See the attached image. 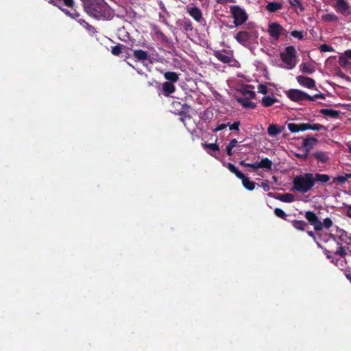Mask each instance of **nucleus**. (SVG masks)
<instances>
[{"label":"nucleus","mask_w":351,"mask_h":351,"mask_svg":"<svg viewBox=\"0 0 351 351\" xmlns=\"http://www.w3.org/2000/svg\"><path fill=\"white\" fill-rule=\"evenodd\" d=\"M84 11L97 19L108 20L114 12L104 0H82Z\"/></svg>","instance_id":"1"},{"label":"nucleus","mask_w":351,"mask_h":351,"mask_svg":"<svg viewBox=\"0 0 351 351\" xmlns=\"http://www.w3.org/2000/svg\"><path fill=\"white\" fill-rule=\"evenodd\" d=\"M293 190L305 193L314 186L313 173H306L304 175L295 176L293 180Z\"/></svg>","instance_id":"2"},{"label":"nucleus","mask_w":351,"mask_h":351,"mask_svg":"<svg viewBox=\"0 0 351 351\" xmlns=\"http://www.w3.org/2000/svg\"><path fill=\"white\" fill-rule=\"evenodd\" d=\"M296 50L293 46H288L283 52L280 53L282 61L288 66V69H293L296 65Z\"/></svg>","instance_id":"3"},{"label":"nucleus","mask_w":351,"mask_h":351,"mask_svg":"<svg viewBox=\"0 0 351 351\" xmlns=\"http://www.w3.org/2000/svg\"><path fill=\"white\" fill-rule=\"evenodd\" d=\"M230 8L235 27L241 25L247 20V14L243 8L239 5H232Z\"/></svg>","instance_id":"4"},{"label":"nucleus","mask_w":351,"mask_h":351,"mask_svg":"<svg viewBox=\"0 0 351 351\" xmlns=\"http://www.w3.org/2000/svg\"><path fill=\"white\" fill-rule=\"evenodd\" d=\"M286 95L290 100L295 102H301L309 97L308 93L298 89H290L287 91Z\"/></svg>","instance_id":"5"},{"label":"nucleus","mask_w":351,"mask_h":351,"mask_svg":"<svg viewBox=\"0 0 351 351\" xmlns=\"http://www.w3.org/2000/svg\"><path fill=\"white\" fill-rule=\"evenodd\" d=\"M308 223L313 226L315 231H320L322 230V221L319 220L318 216L313 211H306L304 214Z\"/></svg>","instance_id":"6"},{"label":"nucleus","mask_w":351,"mask_h":351,"mask_svg":"<svg viewBox=\"0 0 351 351\" xmlns=\"http://www.w3.org/2000/svg\"><path fill=\"white\" fill-rule=\"evenodd\" d=\"M282 26L277 23H271L269 24L268 33L269 36L274 38L276 40L279 39L280 36L282 34Z\"/></svg>","instance_id":"7"},{"label":"nucleus","mask_w":351,"mask_h":351,"mask_svg":"<svg viewBox=\"0 0 351 351\" xmlns=\"http://www.w3.org/2000/svg\"><path fill=\"white\" fill-rule=\"evenodd\" d=\"M214 56L220 62L229 64L232 62V54L228 53L226 50L215 51H214Z\"/></svg>","instance_id":"8"},{"label":"nucleus","mask_w":351,"mask_h":351,"mask_svg":"<svg viewBox=\"0 0 351 351\" xmlns=\"http://www.w3.org/2000/svg\"><path fill=\"white\" fill-rule=\"evenodd\" d=\"M297 82L302 86L307 88H316L315 81L311 77L299 75L297 77Z\"/></svg>","instance_id":"9"},{"label":"nucleus","mask_w":351,"mask_h":351,"mask_svg":"<svg viewBox=\"0 0 351 351\" xmlns=\"http://www.w3.org/2000/svg\"><path fill=\"white\" fill-rule=\"evenodd\" d=\"M250 37V33L247 31H240L234 36L235 40L244 47L248 45Z\"/></svg>","instance_id":"10"},{"label":"nucleus","mask_w":351,"mask_h":351,"mask_svg":"<svg viewBox=\"0 0 351 351\" xmlns=\"http://www.w3.org/2000/svg\"><path fill=\"white\" fill-rule=\"evenodd\" d=\"M254 170L258 169H265L267 170H271L272 168V162L267 158L262 159L260 162L253 163Z\"/></svg>","instance_id":"11"},{"label":"nucleus","mask_w":351,"mask_h":351,"mask_svg":"<svg viewBox=\"0 0 351 351\" xmlns=\"http://www.w3.org/2000/svg\"><path fill=\"white\" fill-rule=\"evenodd\" d=\"M175 85L169 82H165L162 85V93L165 97H169L171 94L176 92Z\"/></svg>","instance_id":"12"},{"label":"nucleus","mask_w":351,"mask_h":351,"mask_svg":"<svg viewBox=\"0 0 351 351\" xmlns=\"http://www.w3.org/2000/svg\"><path fill=\"white\" fill-rule=\"evenodd\" d=\"M250 99L247 97H238L237 101L244 108L254 109L256 107L255 103L250 101Z\"/></svg>","instance_id":"13"},{"label":"nucleus","mask_w":351,"mask_h":351,"mask_svg":"<svg viewBox=\"0 0 351 351\" xmlns=\"http://www.w3.org/2000/svg\"><path fill=\"white\" fill-rule=\"evenodd\" d=\"M318 140L316 138L308 136L306 138H304L302 148L304 149H308V152L310 150L313 148V147L317 143Z\"/></svg>","instance_id":"14"},{"label":"nucleus","mask_w":351,"mask_h":351,"mask_svg":"<svg viewBox=\"0 0 351 351\" xmlns=\"http://www.w3.org/2000/svg\"><path fill=\"white\" fill-rule=\"evenodd\" d=\"M187 12L197 22H200L202 19V13L197 7L187 8Z\"/></svg>","instance_id":"15"},{"label":"nucleus","mask_w":351,"mask_h":351,"mask_svg":"<svg viewBox=\"0 0 351 351\" xmlns=\"http://www.w3.org/2000/svg\"><path fill=\"white\" fill-rule=\"evenodd\" d=\"M285 130L284 126H278L276 124H271L267 128V133L271 136H276Z\"/></svg>","instance_id":"16"},{"label":"nucleus","mask_w":351,"mask_h":351,"mask_svg":"<svg viewBox=\"0 0 351 351\" xmlns=\"http://www.w3.org/2000/svg\"><path fill=\"white\" fill-rule=\"evenodd\" d=\"M302 131H305L307 130L320 131L323 129H325V127L323 125L319 123L311 124L308 123H302Z\"/></svg>","instance_id":"17"},{"label":"nucleus","mask_w":351,"mask_h":351,"mask_svg":"<svg viewBox=\"0 0 351 351\" xmlns=\"http://www.w3.org/2000/svg\"><path fill=\"white\" fill-rule=\"evenodd\" d=\"M293 227L300 231H304L306 230V227H308V223L304 220H292L290 221Z\"/></svg>","instance_id":"18"},{"label":"nucleus","mask_w":351,"mask_h":351,"mask_svg":"<svg viewBox=\"0 0 351 351\" xmlns=\"http://www.w3.org/2000/svg\"><path fill=\"white\" fill-rule=\"evenodd\" d=\"M242 180L243 186L248 191H253L255 188L256 183L250 180L249 178L243 174V177L239 178Z\"/></svg>","instance_id":"19"},{"label":"nucleus","mask_w":351,"mask_h":351,"mask_svg":"<svg viewBox=\"0 0 351 351\" xmlns=\"http://www.w3.org/2000/svg\"><path fill=\"white\" fill-rule=\"evenodd\" d=\"M330 179V177L327 174H320L316 173L315 175L313 174V180H314V184L315 182H318L322 184L328 182Z\"/></svg>","instance_id":"20"},{"label":"nucleus","mask_w":351,"mask_h":351,"mask_svg":"<svg viewBox=\"0 0 351 351\" xmlns=\"http://www.w3.org/2000/svg\"><path fill=\"white\" fill-rule=\"evenodd\" d=\"M278 101V99L276 97L270 96H265L261 100L262 105L264 107H270Z\"/></svg>","instance_id":"21"},{"label":"nucleus","mask_w":351,"mask_h":351,"mask_svg":"<svg viewBox=\"0 0 351 351\" xmlns=\"http://www.w3.org/2000/svg\"><path fill=\"white\" fill-rule=\"evenodd\" d=\"M335 8L341 13H346L349 9V5L344 0H337Z\"/></svg>","instance_id":"22"},{"label":"nucleus","mask_w":351,"mask_h":351,"mask_svg":"<svg viewBox=\"0 0 351 351\" xmlns=\"http://www.w3.org/2000/svg\"><path fill=\"white\" fill-rule=\"evenodd\" d=\"M276 199L283 202H287L290 203L294 201L295 197L291 193H284V194H280L275 197Z\"/></svg>","instance_id":"23"},{"label":"nucleus","mask_w":351,"mask_h":351,"mask_svg":"<svg viewBox=\"0 0 351 351\" xmlns=\"http://www.w3.org/2000/svg\"><path fill=\"white\" fill-rule=\"evenodd\" d=\"M165 78L168 80L167 82L175 83L179 80V75L177 73L173 71H167L164 73Z\"/></svg>","instance_id":"24"},{"label":"nucleus","mask_w":351,"mask_h":351,"mask_svg":"<svg viewBox=\"0 0 351 351\" xmlns=\"http://www.w3.org/2000/svg\"><path fill=\"white\" fill-rule=\"evenodd\" d=\"M133 55L134 57L138 61H144L148 58L147 53L142 49L134 50Z\"/></svg>","instance_id":"25"},{"label":"nucleus","mask_w":351,"mask_h":351,"mask_svg":"<svg viewBox=\"0 0 351 351\" xmlns=\"http://www.w3.org/2000/svg\"><path fill=\"white\" fill-rule=\"evenodd\" d=\"M60 1L61 0H49V3L60 8ZM64 4L69 8H73L74 5L73 0H62Z\"/></svg>","instance_id":"26"},{"label":"nucleus","mask_w":351,"mask_h":351,"mask_svg":"<svg viewBox=\"0 0 351 351\" xmlns=\"http://www.w3.org/2000/svg\"><path fill=\"white\" fill-rule=\"evenodd\" d=\"M282 8V4L278 2H269L266 5V10L270 12H274Z\"/></svg>","instance_id":"27"},{"label":"nucleus","mask_w":351,"mask_h":351,"mask_svg":"<svg viewBox=\"0 0 351 351\" xmlns=\"http://www.w3.org/2000/svg\"><path fill=\"white\" fill-rule=\"evenodd\" d=\"M202 147L206 150L208 154H209L210 156H214V154H213L208 149H210L213 152H219V147L217 143H202Z\"/></svg>","instance_id":"28"},{"label":"nucleus","mask_w":351,"mask_h":351,"mask_svg":"<svg viewBox=\"0 0 351 351\" xmlns=\"http://www.w3.org/2000/svg\"><path fill=\"white\" fill-rule=\"evenodd\" d=\"M320 113L325 116L336 118L339 115L340 112L335 110L323 108L320 110Z\"/></svg>","instance_id":"29"},{"label":"nucleus","mask_w":351,"mask_h":351,"mask_svg":"<svg viewBox=\"0 0 351 351\" xmlns=\"http://www.w3.org/2000/svg\"><path fill=\"white\" fill-rule=\"evenodd\" d=\"M300 68L301 72L304 73L312 74L313 73L315 72V69L313 66H312L309 63H302L300 64Z\"/></svg>","instance_id":"30"},{"label":"nucleus","mask_w":351,"mask_h":351,"mask_svg":"<svg viewBox=\"0 0 351 351\" xmlns=\"http://www.w3.org/2000/svg\"><path fill=\"white\" fill-rule=\"evenodd\" d=\"M77 22L84 27L89 34H94L96 32L95 27L87 23L85 20L80 19Z\"/></svg>","instance_id":"31"},{"label":"nucleus","mask_w":351,"mask_h":351,"mask_svg":"<svg viewBox=\"0 0 351 351\" xmlns=\"http://www.w3.org/2000/svg\"><path fill=\"white\" fill-rule=\"evenodd\" d=\"M315 158L319 162L322 163H326L328 162L329 158L325 152H316L313 154Z\"/></svg>","instance_id":"32"},{"label":"nucleus","mask_w":351,"mask_h":351,"mask_svg":"<svg viewBox=\"0 0 351 351\" xmlns=\"http://www.w3.org/2000/svg\"><path fill=\"white\" fill-rule=\"evenodd\" d=\"M237 141L236 138H233L230 141V143L226 146V151L228 156H231L233 154L232 149L237 146Z\"/></svg>","instance_id":"33"},{"label":"nucleus","mask_w":351,"mask_h":351,"mask_svg":"<svg viewBox=\"0 0 351 351\" xmlns=\"http://www.w3.org/2000/svg\"><path fill=\"white\" fill-rule=\"evenodd\" d=\"M228 169L238 178L243 177V173L241 172L233 164L230 162L228 163Z\"/></svg>","instance_id":"34"},{"label":"nucleus","mask_w":351,"mask_h":351,"mask_svg":"<svg viewBox=\"0 0 351 351\" xmlns=\"http://www.w3.org/2000/svg\"><path fill=\"white\" fill-rule=\"evenodd\" d=\"M287 127L289 131L293 133L302 131V123L298 124L295 123H289L287 124Z\"/></svg>","instance_id":"35"},{"label":"nucleus","mask_w":351,"mask_h":351,"mask_svg":"<svg viewBox=\"0 0 351 351\" xmlns=\"http://www.w3.org/2000/svg\"><path fill=\"white\" fill-rule=\"evenodd\" d=\"M124 47H125L124 45L119 43L117 45L112 46L111 47V53L114 56H118L121 54V53L122 52Z\"/></svg>","instance_id":"36"},{"label":"nucleus","mask_w":351,"mask_h":351,"mask_svg":"<svg viewBox=\"0 0 351 351\" xmlns=\"http://www.w3.org/2000/svg\"><path fill=\"white\" fill-rule=\"evenodd\" d=\"M322 19L326 22H333L338 20V17L334 13H328L322 16Z\"/></svg>","instance_id":"37"},{"label":"nucleus","mask_w":351,"mask_h":351,"mask_svg":"<svg viewBox=\"0 0 351 351\" xmlns=\"http://www.w3.org/2000/svg\"><path fill=\"white\" fill-rule=\"evenodd\" d=\"M324 253L326 255V258L328 259H330L331 261V262L335 263L337 266H338L339 261H341V262L343 261L341 259H337L336 261H335V258L332 257V256L331 254V252L328 250L326 248L324 249Z\"/></svg>","instance_id":"38"},{"label":"nucleus","mask_w":351,"mask_h":351,"mask_svg":"<svg viewBox=\"0 0 351 351\" xmlns=\"http://www.w3.org/2000/svg\"><path fill=\"white\" fill-rule=\"evenodd\" d=\"M274 214L276 215V216H277L278 217L281 218L284 220H287V215L282 209L279 208H276L274 209Z\"/></svg>","instance_id":"39"},{"label":"nucleus","mask_w":351,"mask_h":351,"mask_svg":"<svg viewBox=\"0 0 351 351\" xmlns=\"http://www.w3.org/2000/svg\"><path fill=\"white\" fill-rule=\"evenodd\" d=\"M337 249L336 252H335V254L339 255L341 257H345L347 254L344 247L342 246V245L340 243H337Z\"/></svg>","instance_id":"40"},{"label":"nucleus","mask_w":351,"mask_h":351,"mask_svg":"<svg viewBox=\"0 0 351 351\" xmlns=\"http://www.w3.org/2000/svg\"><path fill=\"white\" fill-rule=\"evenodd\" d=\"M291 36L299 40H302L304 37V32L303 31L293 30L291 32Z\"/></svg>","instance_id":"41"},{"label":"nucleus","mask_w":351,"mask_h":351,"mask_svg":"<svg viewBox=\"0 0 351 351\" xmlns=\"http://www.w3.org/2000/svg\"><path fill=\"white\" fill-rule=\"evenodd\" d=\"M322 228H325L326 229H329L333 226V222L330 218H325L322 222Z\"/></svg>","instance_id":"42"},{"label":"nucleus","mask_w":351,"mask_h":351,"mask_svg":"<svg viewBox=\"0 0 351 351\" xmlns=\"http://www.w3.org/2000/svg\"><path fill=\"white\" fill-rule=\"evenodd\" d=\"M242 95V97H247L249 99H254L256 97V93L253 90H243Z\"/></svg>","instance_id":"43"},{"label":"nucleus","mask_w":351,"mask_h":351,"mask_svg":"<svg viewBox=\"0 0 351 351\" xmlns=\"http://www.w3.org/2000/svg\"><path fill=\"white\" fill-rule=\"evenodd\" d=\"M183 27L186 31H191L193 28L192 23L189 19H184L183 21Z\"/></svg>","instance_id":"44"},{"label":"nucleus","mask_w":351,"mask_h":351,"mask_svg":"<svg viewBox=\"0 0 351 351\" xmlns=\"http://www.w3.org/2000/svg\"><path fill=\"white\" fill-rule=\"evenodd\" d=\"M319 49L322 52H331L334 51L333 47L326 44L321 45Z\"/></svg>","instance_id":"45"},{"label":"nucleus","mask_w":351,"mask_h":351,"mask_svg":"<svg viewBox=\"0 0 351 351\" xmlns=\"http://www.w3.org/2000/svg\"><path fill=\"white\" fill-rule=\"evenodd\" d=\"M302 153L296 154L295 156L300 159L306 160L308 156L309 152H308V149H302Z\"/></svg>","instance_id":"46"},{"label":"nucleus","mask_w":351,"mask_h":351,"mask_svg":"<svg viewBox=\"0 0 351 351\" xmlns=\"http://www.w3.org/2000/svg\"><path fill=\"white\" fill-rule=\"evenodd\" d=\"M240 121H234L232 124L228 123V126L230 130L239 131Z\"/></svg>","instance_id":"47"},{"label":"nucleus","mask_w":351,"mask_h":351,"mask_svg":"<svg viewBox=\"0 0 351 351\" xmlns=\"http://www.w3.org/2000/svg\"><path fill=\"white\" fill-rule=\"evenodd\" d=\"M258 92L264 95H266L268 93V89L267 87L264 84H259L258 86Z\"/></svg>","instance_id":"48"},{"label":"nucleus","mask_w":351,"mask_h":351,"mask_svg":"<svg viewBox=\"0 0 351 351\" xmlns=\"http://www.w3.org/2000/svg\"><path fill=\"white\" fill-rule=\"evenodd\" d=\"M346 181V178L344 177V176H339L337 177H335L333 178L332 182H337L339 184H343Z\"/></svg>","instance_id":"49"},{"label":"nucleus","mask_w":351,"mask_h":351,"mask_svg":"<svg viewBox=\"0 0 351 351\" xmlns=\"http://www.w3.org/2000/svg\"><path fill=\"white\" fill-rule=\"evenodd\" d=\"M261 187L265 191H268L270 189V186L268 180H264L261 182Z\"/></svg>","instance_id":"50"},{"label":"nucleus","mask_w":351,"mask_h":351,"mask_svg":"<svg viewBox=\"0 0 351 351\" xmlns=\"http://www.w3.org/2000/svg\"><path fill=\"white\" fill-rule=\"evenodd\" d=\"M290 3L292 5H297L300 8V10H302V11H303L304 10L303 5H302V3H300V1L299 0H291Z\"/></svg>","instance_id":"51"},{"label":"nucleus","mask_w":351,"mask_h":351,"mask_svg":"<svg viewBox=\"0 0 351 351\" xmlns=\"http://www.w3.org/2000/svg\"><path fill=\"white\" fill-rule=\"evenodd\" d=\"M228 127V123H221L219 124L214 130L213 132H217L218 131L222 130Z\"/></svg>","instance_id":"52"},{"label":"nucleus","mask_w":351,"mask_h":351,"mask_svg":"<svg viewBox=\"0 0 351 351\" xmlns=\"http://www.w3.org/2000/svg\"><path fill=\"white\" fill-rule=\"evenodd\" d=\"M239 165L243 166V167H251V168H252L254 169L253 163H247V162H246L245 160H241L239 162Z\"/></svg>","instance_id":"53"},{"label":"nucleus","mask_w":351,"mask_h":351,"mask_svg":"<svg viewBox=\"0 0 351 351\" xmlns=\"http://www.w3.org/2000/svg\"><path fill=\"white\" fill-rule=\"evenodd\" d=\"M339 62L341 66H346V64L348 63V60H347L346 58H345V57H340Z\"/></svg>","instance_id":"54"},{"label":"nucleus","mask_w":351,"mask_h":351,"mask_svg":"<svg viewBox=\"0 0 351 351\" xmlns=\"http://www.w3.org/2000/svg\"><path fill=\"white\" fill-rule=\"evenodd\" d=\"M317 99H318V95H317V93L314 95L313 96H311L309 95V97L307 98V100L308 101H315Z\"/></svg>","instance_id":"55"},{"label":"nucleus","mask_w":351,"mask_h":351,"mask_svg":"<svg viewBox=\"0 0 351 351\" xmlns=\"http://www.w3.org/2000/svg\"><path fill=\"white\" fill-rule=\"evenodd\" d=\"M346 215L351 218V205H349L346 207Z\"/></svg>","instance_id":"56"},{"label":"nucleus","mask_w":351,"mask_h":351,"mask_svg":"<svg viewBox=\"0 0 351 351\" xmlns=\"http://www.w3.org/2000/svg\"><path fill=\"white\" fill-rule=\"evenodd\" d=\"M80 16V14L76 12L75 10L73 12H71V14H70V17H71L72 19H77V17H79Z\"/></svg>","instance_id":"57"},{"label":"nucleus","mask_w":351,"mask_h":351,"mask_svg":"<svg viewBox=\"0 0 351 351\" xmlns=\"http://www.w3.org/2000/svg\"><path fill=\"white\" fill-rule=\"evenodd\" d=\"M218 3L224 4L227 2H234V0H216Z\"/></svg>","instance_id":"58"},{"label":"nucleus","mask_w":351,"mask_h":351,"mask_svg":"<svg viewBox=\"0 0 351 351\" xmlns=\"http://www.w3.org/2000/svg\"><path fill=\"white\" fill-rule=\"evenodd\" d=\"M346 58L351 59V50H347L344 52Z\"/></svg>","instance_id":"59"},{"label":"nucleus","mask_w":351,"mask_h":351,"mask_svg":"<svg viewBox=\"0 0 351 351\" xmlns=\"http://www.w3.org/2000/svg\"><path fill=\"white\" fill-rule=\"evenodd\" d=\"M318 99H326V95L322 93H317Z\"/></svg>","instance_id":"60"},{"label":"nucleus","mask_w":351,"mask_h":351,"mask_svg":"<svg viewBox=\"0 0 351 351\" xmlns=\"http://www.w3.org/2000/svg\"><path fill=\"white\" fill-rule=\"evenodd\" d=\"M307 234L309 237H311L313 239H315V235L313 231H307Z\"/></svg>","instance_id":"61"},{"label":"nucleus","mask_w":351,"mask_h":351,"mask_svg":"<svg viewBox=\"0 0 351 351\" xmlns=\"http://www.w3.org/2000/svg\"><path fill=\"white\" fill-rule=\"evenodd\" d=\"M63 12H64L66 15L69 16H70V14H71V12L66 9H64V8H62L60 7V8Z\"/></svg>","instance_id":"62"},{"label":"nucleus","mask_w":351,"mask_h":351,"mask_svg":"<svg viewBox=\"0 0 351 351\" xmlns=\"http://www.w3.org/2000/svg\"><path fill=\"white\" fill-rule=\"evenodd\" d=\"M190 108V106L189 105H187L186 104H184L182 106V110H185V109H189Z\"/></svg>","instance_id":"63"},{"label":"nucleus","mask_w":351,"mask_h":351,"mask_svg":"<svg viewBox=\"0 0 351 351\" xmlns=\"http://www.w3.org/2000/svg\"><path fill=\"white\" fill-rule=\"evenodd\" d=\"M344 177L346 178V181H347L348 179L351 178V173H346Z\"/></svg>","instance_id":"64"}]
</instances>
